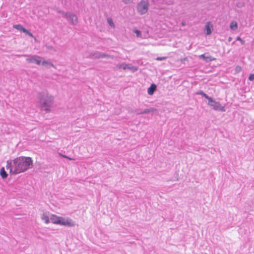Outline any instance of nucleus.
I'll return each instance as SVG.
<instances>
[{
    "instance_id": "nucleus-1",
    "label": "nucleus",
    "mask_w": 254,
    "mask_h": 254,
    "mask_svg": "<svg viewBox=\"0 0 254 254\" xmlns=\"http://www.w3.org/2000/svg\"><path fill=\"white\" fill-rule=\"evenodd\" d=\"M33 167V161L30 157L20 156L6 162V169L12 175L23 173Z\"/></svg>"
},
{
    "instance_id": "nucleus-2",
    "label": "nucleus",
    "mask_w": 254,
    "mask_h": 254,
    "mask_svg": "<svg viewBox=\"0 0 254 254\" xmlns=\"http://www.w3.org/2000/svg\"><path fill=\"white\" fill-rule=\"evenodd\" d=\"M55 102L53 95L47 91H43L38 94V102L40 109L46 113H50Z\"/></svg>"
},
{
    "instance_id": "nucleus-3",
    "label": "nucleus",
    "mask_w": 254,
    "mask_h": 254,
    "mask_svg": "<svg viewBox=\"0 0 254 254\" xmlns=\"http://www.w3.org/2000/svg\"><path fill=\"white\" fill-rule=\"evenodd\" d=\"M208 105L211 107L213 110L216 111H219L221 112H225V107L221 105L219 102H216L211 97L208 100Z\"/></svg>"
},
{
    "instance_id": "nucleus-4",
    "label": "nucleus",
    "mask_w": 254,
    "mask_h": 254,
    "mask_svg": "<svg viewBox=\"0 0 254 254\" xmlns=\"http://www.w3.org/2000/svg\"><path fill=\"white\" fill-rule=\"evenodd\" d=\"M58 225L67 227H74L75 225V223L70 218L60 217Z\"/></svg>"
},
{
    "instance_id": "nucleus-5",
    "label": "nucleus",
    "mask_w": 254,
    "mask_h": 254,
    "mask_svg": "<svg viewBox=\"0 0 254 254\" xmlns=\"http://www.w3.org/2000/svg\"><path fill=\"white\" fill-rule=\"evenodd\" d=\"M148 6L149 4L147 1L142 0L137 5V11L140 14H144L147 12Z\"/></svg>"
},
{
    "instance_id": "nucleus-6",
    "label": "nucleus",
    "mask_w": 254,
    "mask_h": 254,
    "mask_svg": "<svg viewBox=\"0 0 254 254\" xmlns=\"http://www.w3.org/2000/svg\"><path fill=\"white\" fill-rule=\"evenodd\" d=\"M64 16L66 18L68 21L72 25H76L78 22L77 16L72 13H64Z\"/></svg>"
},
{
    "instance_id": "nucleus-7",
    "label": "nucleus",
    "mask_w": 254,
    "mask_h": 254,
    "mask_svg": "<svg viewBox=\"0 0 254 254\" xmlns=\"http://www.w3.org/2000/svg\"><path fill=\"white\" fill-rule=\"evenodd\" d=\"M26 61L28 63H35L38 65H40V64L43 57L36 55L28 56Z\"/></svg>"
},
{
    "instance_id": "nucleus-8",
    "label": "nucleus",
    "mask_w": 254,
    "mask_h": 254,
    "mask_svg": "<svg viewBox=\"0 0 254 254\" xmlns=\"http://www.w3.org/2000/svg\"><path fill=\"white\" fill-rule=\"evenodd\" d=\"M116 67L119 69L121 68L123 69L124 70L128 69L131 70L132 72H135L138 70L137 67L133 66L130 64H127L126 63L119 64H117Z\"/></svg>"
},
{
    "instance_id": "nucleus-9",
    "label": "nucleus",
    "mask_w": 254,
    "mask_h": 254,
    "mask_svg": "<svg viewBox=\"0 0 254 254\" xmlns=\"http://www.w3.org/2000/svg\"><path fill=\"white\" fill-rule=\"evenodd\" d=\"M40 65H42L45 68L49 69L50 67L56 68V66L52 63L50 60H46L44 58H42Z\"/></svg>"
},
{
    "instance_id": "nucleus-10",
    "label": "nucleus",
    "mask_w": 254,
    "mask_h": 254,
    "mask_svg": "<svg viewBox=\"0 0 254 254\" xmlns=\"http://www.w3.org/2000/svg\"><path fill=\"white\" fill-rule=\"evenodd\" d=\"M13 27L19 31L23 32L25 34L29 35L31 37H34L33 35L30 31H29L20 24L13 25Z\"/></svg>"
},
{
    "instance_id": "nucleus-11",
    "label": "nucleus",
    "mask_w": 254,
    "mask_h": 254,
    "mask_svg": "<svg viewBox=\"0 0 254 254\" xmlns=\"http://www.w3.org/2000/svg\"><path fill=\"white\" fill-rule=\"evenodd\" d=\"M213 24L210 22H207L205 25V30L206 31V34L207 35H210L213 30Z\"/></svg>"
},
{
    "instance_id": "nucleus-12",
    "label": "nucleus",
    "mask_w": 254,
    "mask_h": 254,
    "mask_svg": "<svg viewBox=\"0 0 254 254\" xmlns=\"http://www.w3.org/2000/svg\"><path fill=\"white\" fill-rule=\"evenodd\" d=\"M199 58L203 59L205 62H208L210 61H214L215 58H212L208 54H204L198 56Z\"/></svg>"
},
{
    "instance_id": "nucleus-13",
    "label": "nucleus",
    "mask_w": 254,
    "mask_h": 254,
    "mask_svg": "<svg viewBox=\"0 0 254 254\" xmlns=\"http://www.w3.org/2000/svg\"><path fill=\"white\" fill-rule=\"evenodd\" d=\"M60 216H58L55 214H52L50 216V220L51 222L54 224H59Z\"/></svg>"
},
{
    "instance_id": "nucleus-14",
    "label": "nucleus",
    "mask_w": 254,
    "mask_h": 254,
    "mask_svg": "<svg viewBox=\"0 0 254 254\" xmlns=\"http://www.w3.org/2000/svg\"><path fill=\"white\" fill-rule=\"evenodd\" d=\"M156 89V86L153 84L148 88L147 93L149 95H152Z\"/></svg>"
},
{
    "instance_id": "nucleus-15",
    "label": "nucleus",
    "mask_w": 254,
    "mask_h": 254,
    "mask_svg": "<svg viewBox=\"0 0 254 254\" xmlns=\"http://www.w3.org/2000/svg\"><path fill=\"white\" fill-rule=\"evenodd\" d=\"M230 28L232 31L236 30L238 28L237 22L235 21H232L230 24Z\"/></svg>"
},
{
    "instance_id": "nucleus-16",
    "label": "nucleus",
    "mask_w": 254,
    "mask_h": 254,
    "mask_svg": "<svg viewBox=\"0 0 254 254\" xmlns=\"http://www.w3.org/2000/svg\"><path fill=\"white\" fill-rule=\"evenodd\" d=\"M41 219L44 221V222L46 224H48L50 223V221H51L50 220V218L49 217V216L45 213H43L42 216H41Z\"/></svg>"
},
{
    "instance_id": "nucleus-17",
    "label": "nucleus",
    "mask_w": 254,
    "mask_h": 254,
    "mask_svg": "<svg viewBox=\"0 0 254 254\" xmlns=\"http://www.w3.org/2000/svg\"><path fill=\"white\" fill-rule=\"evenodd\" d=\"M156 111V109L153 108H151L149 109H146L142 112L140 113H137L138 114H148L151 112H154Z\"/></svg>"
},
{
    "instance_id": "nucleus-18",
    "label": "nucleus",
    "mask_w": 254,
    "mask_h": 254,
    "mask_svg": "<svg viewBox=\"0 0 254 254\" xmlns=\"http://www.w3.org/2000/svg\"><path fill=\"white\" fill-rule=\"evenodd\" d=\"M0 175L2 179H5L7 177V174L5 171L4 168L2 167L0 170Z\"/></svg>"
},
{
    "instance_id": "nucleus-19",
    "label": "nucleus",
    "mask_w": 254,
    "mask_h": 254,
    "mask_svg": "<svg viewBox=\"0 0 254 254\" xmlns=\"http://www.w3.org/2000/svg\"><path fill=\"white\" fill-rule=\"evenodd\" d=\"M245 5V3L243 1H238L236 4V5L237 7L238 8H242L243 7H244Z\"/></svg>"
},
{
    "instance_id": "nucleus-20",
    "label": "nucleus",
    "mask_w": 254,
    "mask_h": 254,
    "mask_svg": "<svg viewBox=\"0 0 254 254\" xmlns=\"http://www.w3.org/2000/svg\"><path fill=\"white\" fill-rule=\"evenodd\" d=\"M197 94L202 95L203 97H204L207 100H208L210 98L207 94L203 93L202 91H199L197 92Z\"/></svg>"
},
{
    "instance_id": "nucleus-21",
    "label": "nucleus",
    "mask_w": 254,
    "mask_h": 254,
    "mask_svg": "<svg viewBox=\"0 0 254 254\" xmlns=\"http://www.w3.org/2000/svg\"><path fill=\"white\" fill-rule=\"evenodd\" d=\"M107 22L110 26H111L112 27H113V28L115 27V24L111 18H108L107 19Z\"/></svg>"
},
{
    "instance_id": "nucleus-22",
    "label": "nucleus",
    "mask_w": 254,
    "mask_h": 254,
    "mask_svg": "<svg viewBox=\"0 0 254 254\" xmlns=\"http://www.w3.org/2000/svg\"><path fill=\"white\" fill-rule=\"evenodd\" d=\"M134 32L136 34L137 37H139L141 35V32L138 30H134Z\"/></svg>"
},
{
    "instance_id": "nucleus-23",
    "label": "nucleus",
    "mask_w": 254,
    "mask_h": 254,
    "mask_svg": "<svg viewBox=\"0 0 254 254\" xmlns=\"http://www.w3.org/2000/svg\"><path fill=\"white\" fill-rule=\"evenodd\" d=\"M236 40L239 41L243 45L245 43V41L243 40H242L240 37H237Z\"/></svg>"
},
{
    "instance_id": "nucleus-24",
    "label": "nucleus",
    "mask_w": 254,
    "mask_h": 254,
    "mask_svg": "<svg viewBox=\"0 0 254 254\" xmlns=\"http://www.w3.org/2000/svg\"><path fill=\"white\" fill-rule=\"evenodd\" d=\"M249 79L251 81L254 80V74H251L249 77Z\"/></svg>"
},
{
    "instance_id": "nucleus-25",
    "label": "nucleus",
    "mask_w": 254,
    "mask_h": 254,
    "mask_svg": "<svg viewBox=\"0 0 254 254\" xmlns=\"http://www.w3.org/2000/svg\"><path fill=\"white\" fill-rule=\"evenodd\" d=\"M166 59V57H158L156 58V60L157 61H163Z\"/></svg>"
},
{
    "instance_id": "nucleus-26",
    "label": "nucleus",
    "mask_w": 254,
    "mask_h": 254,
    "mask_svg": "<svg viewBox=\"0 0 254 254\" xmlns=\"http://www.w3.org/2000/svg\"><path fill=\"white\" fill-rule=\"evenodd\" d=\"M106 57H110V56L109 55H105V54H101L99 56V58H106Z\"/></svg>"
},
{
    "instance_id": "nucleus-27",
    "label": "nucleus",
    "mask_w": 254,
    "mask_h": 254,
    "mask_svg": "<svg viewBox=\"0 0 254 254\" xmlns=\"http://www.w3.org/2000/svg\"><path fill=\"white\" fill-rule=\"evenodd\" d=\"M241 70H242V68H241V66H236V71L237 72H240V71H241Z\"/></svg>"
},
{
    "instance_id": "nucleus-28",
    "label": "nucleus",
    "mask_w": 254,
    "mask_h": 254,
    "mask_svg": "<svg viewBox=\"0 0 254 254\" xmlns=\"http://www.w3.org/2000/svg\"><path fill=\"white\" fill-rule=\"evenodd\" d=\"M63 158L68 159L69 160H74L75 159L74 158H70L67 156H63Z\"/></svg>"
},
{
    "instance_id": "nucleus-29",
    "label": "nucleus",
    "mask_w": 254,
    "mask_h": 254,
    "mask_svg": "<svg viewBox=\"0 0 254 254\" xmlns=\"http://www.w3.org/2000/svg\"><path fill=\"white\" fill-rule=\"evenodd\" d=\"M181 24H182V26L186 25V22H185V21L182 22Z\"/></svg>"
},
{
    "instance_id": "nucleus-30",
    "label": "nucleus",
    "mask_w": 254,
    "mask_h": 254,
    "mask_svg": "<svg viewBox=\"0 0 254 254\" xmlns=\"http://www.w3.org/2000/svg\"><path fill=\"white\" fill-rule=\"evenodd\" d=\"M232 37H229L228 38V41H229V42H231V40H232Z\"/></svg>"
},
{
    "instance_id": "nucleus-31",
    "label": "nucleus",
    "mask_w": 254,
    "mask_h": 254,
    "mask_svg": "<svg viewBox=\"0 0 254 254\" xmlns=\"http://www.w3.org/2000/svg\"><path fill=\"white\" fill-rule=\"evenodd\" d=\"M59 155H60V156H61L62 157H63V156H65L64 155L62 154L61 153H59Z\"/></svg>"
}]
</instances>
